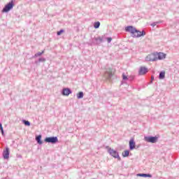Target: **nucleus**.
I'll use <instances>...</instances> for the list:
<instances>
[{"label":"nucleus","mask_w":179,"mask_h":179,"mask_svg":"<svg viewBox=\"0 0 179 179\" xmlns=\"http://www.w3.org/2000/svg\"><path fill=\"white\" fill-rule=\"evenodd\" d=\"M104 36L102 37H98V38H94V40L96 41V44H101L104 41Z\"/></svg>","instance_id":"4468645a"},{"label":"nucleus","mask_w":179,"mask_h":179,"mask_svg":"<svg viewBox=\"0 0 179 179\" xmlns=\"http://www.w3.org/2000/svg\"><path fill=\"white\" fill-rule=\"evenodd\" d=\"M106 148L108 149V152L112 156V157H114V159H117L119 162H121V157H120L118 151L110 148L109 146H106Z\"/></svg>","instance_id":"f03ea898"},{"label":"nucleus","mask_w":179,"mask_h":179,"mask_svg":"<svg viewBox=\"0 0 179 179\" xmlns=\"http://www.w3.org/2000/svg\"><path fill=\"white\" fill-rule=\"evenodd\" d=\"M144 141L148 143H156L159 141V136H147L144 137Z\"/></svg>","instance_id":"39448f33"},{"label":"nucleus","mask_w":179,"mask_h":179,"mask_svg":"<svg viewBox=\"0 0 179 179\" xmlns=\"http://www.w3.org/2000/svg\"><path fill=\"white\" fill-rule=\"evenodd\" d=\"M115 70L114 69H106V71L104 73V78H106L108 80H111L113 76H114V73Z\"/></svg>","instance_id":"20e7f679"},{"label":"nucleus","mask_w":179,"mask_h":179,"mask_svg":"<svg viewBox=\"0 0 179 179\" xmlns=\"http://www.w3.org/2000/svg\"><path fill=\"white\" fill-rule=\"evenodd\" d=\"M1 133L3 136H5V131H3V127H2V124H1Z\"/></svg>","instance_id":"bb28decb"},{"label":"nucleus","mask_w":179,"mask_h":179,"mask_svg":"<svg viewBox=\"0 0 179 179\" xmlns=\"http://www.w3.org/2000/svg\"><path fill=\"white\" fill-rule=\"evenodd\" d=\"M62 96H69V94H72V90L71 88H63L62 90Z\"/></svg>","instance_id":"9d476101"},{"label":"nucleus","mask_w":179,"mask_h":179,"mask_svg":"<svg viewBox=\"0 0 179 179\" xmlns=\"http://www.w3.org/2000/svg\"><path fill=\"white\" fill-rule=\"evenodd\" d=\"M9 155H10V151L8 147H6V149L3 151L2 156L4 160L9 159Z\"/></svg>","instance_id":"6e6552de"},{"label":"nucleus","mask_w":179,"mask_h":179,"mask_svg":"<svg viewBox=\"0 0 179 179\" xmlns=\"http://www.w3.org/2000/svg\"><path fill=\"white\" fill-rule=\"evenodd\" d=\"M146 61H149L151 62H155V61H157V57L156 56V52H154L151 55H148L146 57Z\"/></svg>","instance_id":"0eeeda50"},{"label":"nucleus","mask_w":179,"mask_h":179,"mask_svg":"<svg viewBox=\"0 0 179 179\" xmlns=\"http://www.w3.org/2000/svg\"><path fill=\"white\" fill-rule=\"evenodd\" d=\"M137 177H143L144 178H152V174L150 173H138Z\"/></svg>","instance_id":"ddd939ff"},{"label":"nucleus","mask_w":179,"mask_h":179,"mask_svg":"<svg viewBox=\"0 0 179 179\" xmlns=\"http://www.w3.org/2000/svg\"><path fill=\"white\" fill-rule=\"evenodd\" d=\"M22 124L26 127H30V122L29 120H22Z\"/></svg>","instance_id":"4be33fe9"},{"label":"nucleus","mask_w":179,"mask_h":179,"mask_svg":"<svg viewBox=\"0 0 179 179\" xmlns=\"http://www.w3.org/2000/svg\"><path fill=\"white\" fill-rule=\"evenodd\" d=\"M83 96H85L83 92H80L77 94V99H78V100H80V99H83Z\"/></svg>","instance_id":"412c9836"},{"label":"nucleus","mask_w":179,"mask_h":179,"mask_svg":"<svg viewBox=\"0 0 179 179\" xmlns=\"http://www.w3.org/2000/svg\"><path fill=\"white\" fill-rule=\"evenodd\" d=\"M13 6H15V1L11 0L2 9L3 13H8V12H10V10H12V9H13Z\"/></svg>","instance_id":"7ed1b4c3"},{"label":"nucleus","mask_w":179,"mask_h":179,"mask_svg":"<svg viewBox=\"0 0 179 179\" xmlns=\"http://www.w3.org/2000/svg\"><path fill=\"white\" fill-rule=\"evenodd\" d=\"M46 59L44 57H40L38 60L35 61L34 64L38 65L40 62H45Z\"/></svg>","instance_id":"f3484780"},{"label":"nucleus","mask_w":179,"mask_h":179,"mask_svg":"<svg viewBox=\"0 0 179 179\" xmlns=\"http://www.w3.org/2000/svg\"><path fill=\"white\" fill-rule=\"evenodd\" d=\"M64 32H65V30L62 29L59 31L57 32V36H61L62 34V33H64Z\"/></svg>","instance_id":"393cba45"},{"label":"nucleus","mask_w":179,"mask_h":179,"mask_svg":"<svg viewBox=\"0 0 179 179\" xmlns=\"http://www.w3.org/2000/svg\"><path fill=\"white\" fill-rule=\"evenodd\" d=\"M0 129H1V122H0Z\"/></svg>","instance_id":"2f4dec72"},{"label":"nucleus","mask_w":179,"mask_h":179,"mask_svg":"<svg viewBox=\"0 0 179 179\" xmlns=\"http://www.w3.org/2000/svg\"><path fill=\"white\" fill-rule=\"evenodd\" d=\"M43 54H44V50L36 53L34 56H32V58H37V57H41Z\"/></svg>","instance_id":"aec40b11"},{"label":"nucleus","mask_w":179,"mask_h":179,"mask_svg":"<svg viewBox=\"0 0 179 179\" xmlns=\"http://www.w3.org/2000/svg\"><path fill=\"white\" fill-rule=\"evenodd\" d=\"M155 55L157 57V61L158 59L159 61L162 60V59H164L166 58V53H163L162 52H156Z\"/></svg>","instance_id":"9b49d317"},{"label":"nucleus","mask_w":179,"mask_h":179,"mask_svg":"<svg viewBox=\"0 0 179 179\" xmlns=\"http://www.w3.org/2000/svg\"><path fill=\"white\" fill-rule=\"evenodd\" d=\"M164 78H166V71H160L159 75V79H164Z\"/></svg>","instance_id":"a211bd4d"},{"label":"nucleus","mask_w":179,"mask_h":179,"mask_svg":"<svg viewBox=\"0 0 179 179\" xmlns=\"http://www.w3.org/2000/svg\"><path fill=\"white\" fill-rule=\"evenodd\" d=\"M122 80H128L129 77L125 75L124 73H122Z\"/></svg>","instance_id":"a878e982"},{"label":"nucleus","mask_w":179,"mask_h":179,"mask_svg":"<svg viewBox=\"0 0 179 179\" xmlns=\"http://www.w3.org/2000/svg\"><path fill=\"white\" fill-rule=\"evenodd\" d=\"M94 29H99V27H100V22H95L94 23Z\"/></svg>","instance_id":"b1692460"},{"label":"nucleus","mask_w":179,"mask_h":179,"mask_svg":"<svg viewBox=\"0 0 179 179\" xmlns=\"http://www.w3.org/2000/svg\"><path fill=\"white\" fill-rule=\"evenodd\" d=\"M42 136L39 134L36 136L35 139L38 143V145H43V141L41 140Z\"/></svg>","instance_id":"2eb2a0df"},{"label":"nucleus","mask_w":179,"mask_h":179,"mask_svg":"<svg viewBox=\"0 0 179 179\" xmlns=\"http://www.w3.org/2000/svg\"><path fill=\"white\" fill-rule=\"evenodd\" d=\"M163 21H158V22H152L150 26H152V27H155V26H157V24H160V23H162Z\"/></svg>","instance_id":"5701e85b"},{"label":"nucleus","mask_w":179,"mask_h":179,"mask_svg":"<svg viewBox=\"0 0 179 179\" xmlns=\"http://www.w3.org/2000/svg\"><path fill=\"white\" fill-rule=\"evenodd\" d=\"M153 80H155V76H152L150 83H153Z\"/></svg>","instance_id":"c756f323"},{"label":"nucleus","mask_w":179,"mask_h":179,"mask_svg":"<svg viewBox=\"0 0 179 179\" xmlns=\"http://www.w3.org/2000/svg\"><path fill=\"white\" fill-rule=\"evenodd\" d=\"M135 79V77L134 76L129 77L128 80H129V82H132V80H134Z\"/></svg>","instance_id":"c85d7f7f"},{"label":"nucleus","mask_w":179,"mask_h":179,"mask_svg":"<svg viewBox=\"0 0 179 179\" xmlns=\"http://www.w3.org/2000/svg\"><path fill=\"white\" fill-rule=\"evenodd\" d=\"M143 36H146V32H145V31H139V32L136 34V38H139V37H143Z\"/></svg>","instance_id":"dca6fc26"},{"label":"nucleus","mask_w":179,"mask_h":179,"mask_svg":"<svg viewBox=\"0 0 179 179\" xmlns=\"http://www.w3.org/2000/svg\"><path fill=\"white\" fill-rule=\"evenodd\" d=\"M139 146H140L139 145H137V146H136V149H138V148H139Z\"/></svg>","instance_id":"7c9ffc66"},{"label":"nucleus","mask_w":179,"mask_h":179,"mask_svg":"<svg viewBox=\"0 0 179 179\" xmlns=\"http://www.w3.org/2000/svg\"><path fill=\"white\" fill-rule=\"evenodd\" d=\"M149 72V70L145 66H141L138 71V75L142 76L143 75H146L147 73Z\"/></svg>","instance_id":"1a4fd4ad"},{"label":"nucleus","mask_w":179,"mask_h":179,"mask_svg":"<svg viewBox=\"0 0 179 179\" xmlns=\"http://www.w3.org/2000/svg\"><path fill=\"white\" fill-rule=\"evenodd\" d=\"M129 150H134V149H136V144L135 143V140L134 138H131L129 142Z\"/></svg>","instance_id":"f8f14e48"},{"label":"nucleus","mask_w":179,"mask_h":179,"mask_svg":"<svg viewBox=\"0 0 179 179\" xmlns=\"http://www.w3.org/2000/svg\"><path fill=\"white\" fill-rule=\"evenodd\" d=\"M44 142H45V143H52V145H55V143H58V137L57 136L45 137L44 139Z\"/></svg>","instance_id":"423d86ee"},{"label":"nucleus","mask_w":179,"mask_h":179,"mask_svg":"<svg viewBox=\"0 0 179 179\" xmlns=\"http://www.w3.org/2000/svg\"><path fill=\"white\" fill-rule=\"evenodd\" d=\"M106 38L108 43H111V41H113V38H111V37H107Z\"/></svg>","instance_id":"cd10ccee"},{"label":"nucleus","mask_w":179,"mask_h":179,"mask_svg":"<svg viewBox=\"0 0 179 179\" xmlns=\"http://www.w3.org/2000/svg\"><path fill=\"white\" fill-rule=\"evenodd\" d=\"M122 156L123 157H129V150H126L122 153Z\"/></svg>","instance_id":"6ab92c4d"},{"label":"nucleus","mask_w":179,"mask_h":179,"mask_svg":"<svg viewBox=\"0 0 179 179\" xmlns=\"http://www.w3.org/2000/svg\"><path fill=\"white\" fill-rule=\"evenodd\" d=\"M124 30L127 33H130L131 36V37H133V38H136V34H137V33H139V30L136 29L132 25H129V26L126 27Z\"/></svg>","instance_id":"f257e3e1"}]
</instances>
